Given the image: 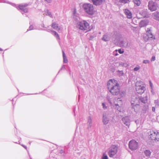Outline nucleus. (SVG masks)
<instances>
[{"instance_id":"nucleus-19","label":"nucleus","mask_w":159,"mask_h":159,"mask_svg":"<svg viewBox=\"0 0 159 159\" xmlns=\"http://www.w3.org/2000/svg\"><path fill=\"white\" fill-rule=\"evenodd\" d=\"M109 120L107 116L106 115L103 114L102 117V122L103 124L107 125L108 123Z\"/></svg>"},{"instance_id":"nucleus-14","label":"nucleus","mask_w":159,"mask_h":159,"mask_svg":"<svg viewBox=\"0 0 159 159\" xmlns=\"http://www.w3.org/2000/svg\"><path fill=\"white\" fill-rule=\"evenodd\" d=\"M122 120L126 126L129 127L130 123L129 117L127 116L124 117L122 118Z\"/></svg>"},{"instance_id":"nucleus-40","label":"nucleus","mask_w":159,"mask_h":159,"mask_svg":"<svg viewBox=\"0 0 159 159\" xmlns=\"http://www.w3.org/2000/svg\"><path fill=\"white\" fill-rule=\"evenodd\" d=\"M149 61L147 60H144L143 61V63L144 64H147L148 63Z\"/></svg>"},{"instance_id":"nucleus-18","label":"nucleus","mask_w":159,"mask_h":159,"mask_svg":"<svg viewBox=\"0 0 159 159\" xmlns=\"http://www.w3.org/2000/svg\"><path fill=\"white\" fill-rule=\"evenodd\" d=\"M124 12L128 18L131 19L132 18V14L131 12L128 10L125 9Z\"/></svg>"},{"instance_id":"nucleus-12","label":"nucleus","mask_w":159,"mask_h":159,"mask_svg":"<svg viewBox=\"0 0 159 159\" xmlns=\"http://www.w3.org/2000/svg\"><path fill=\"white\" fill-rule=\"evenodd\" d=\"M146 31L147 35L148 38L152 39H155V36L153 35L152 32V28H147Z\"/></svg>"},{"instance_id":"nucleus-15","label":"nucleus","mask_w":159,"mask_h":159,"mask_svg":"<svg viewBox=\"0 0 159 159\" xmlns=\"http://www.w3.org/2000/svg\"><path fill=\"white\" fill-rule=\"evenodd\" d=\"M114 36L115 37V38H113V41L114 42L118 41L121 37V35L117 32H114Z\"/></svg>"},{"instance_id":"nucleus-8","label":"nucleus","mask_w":159,"mask_h":159,"mask_svg":"<svg viewBox=\"0 0 159 159\" xmlns=\"http://www.w3.org/2000/svg\"><path fill=\"white\" fill-rule=\"evenodd\" d=\"M13 6H15L18 9H20L21 10V12L22 14L24 13H26L28 11V9L26 8V7L27 6L26 4H21L19 5H16L13 4Z\"/></svg>"},{"instance_id":"nucleus-43","label":"nucleus","mask_w":159,"mask_h":159,"mask_svg":"<svg viewBox=\"0 0 159 159\" xmlns=\"http://www.w3.org/2000/svg\"><path fill=\"white\" fill-rule=\"evenodd\" d=\"M149 84H150V86L151 87V89H152V87H153V84H152V82H151V81H149Z\"/></svg>"},{"instance_id":"nucleus-33","label":"nucleus","mask_w":159,"mask_h":159,"mask_svg":"<svg viewBox=\"0 0 159 159\" xmlns=\"http://www.w3.org/2000/svg\"><path fill=\"white\" fill-rule=\"evenodd\" d=\"M120 65L122 66H125V67H126L128 65L127 63H123L122 62H120Z\"/></svg>"},{"instance_id":"nucleus-53","label":"nucleus","mask_w":159,"mask_h":159,"mask_svg":"<svg viewBox=\"0 0 159 159\" xmlns=\"http://www.w3.org/2000/svg\"><path fill=\"white\" fill-rule=\"evenodd\" d=\"M42 26V27H43V28H45V27H44V25H43Z\"/></svg>"},{"instance_id":"nucleus-51","label":"nucleus","mask_w":159,"mask_h":159,"mask_svg":"<svg viewBox=\"0 0 159 159\" xmlns=\"http://www.w3.org/2000/svg\"><path fill=\"white\" fill-rule=\"evenodd\" d=\"M22 146L24 147V148H25V149H26L27 148V147L26 146H25V145H22Z\"/></svg>"},{"instance_id":"nucleus-13","label":"nucleus","mask_w":159,"mask_h":159,"mask_svg":"<svg viewBox=\"0 0 159 159\" xmlns=\"http://www.w3.org/2000/svg\"><path fill=\"white\" fill-rule=\"evenodd\" d=\"M149 21L147 19H144L141 20L139 24V26L140 27H142L146 26L148 24Z\"/></svg>"},{"instance_id":"nucleus-24","label":"nucleus","mask_w":159,"mask_h":159,"mask_svg":"<svg viewBox=\"0 0 159 159\" xmlns=\"http://www.w3.org/2000/svg\"><path fill=\"white\" fill-rule=\"evenodd\" d=\"M88 128H90L92 126V119L90 116L89 117L88 119Z\"/></svg>"},{"instance_id":"nucleus-39","label":"nucleus","mask_w":159,"mask_h":159,"mask_svg":"<svg viewBox=\"0 0 159 159\" xmlns=\"http://www.w3.org/2000/svg\"><path fill=\"white\" fill-rule=\"evenodd\" d=\"M117 50H116L113 52V54L114 55L116 56L118 55L117 53Z\"/></svg>"},{"instance_id":"nucleus-9","label":"nucleus","mask_w":159,"mask_h":159,"mask_svg":"<svg viewBox=\"0 0 159 159\" xmlns=\"http://www.w3.org/2000/svg\"><path fill=\"white\" fill-rule=\"evenodd\" d=\"M129 148L131 150H135L138 147V144L136 141L133 140L129 142Z\"/></svg>"},{"instance_id":"nucleus-11","label":"nucleus","mask_w":159,"mask_h":159,"mask_svg":"<svg viewBox=\"0 0 159 159\" xmlns=\"http://www.w3.org/2000/svg\"><path fill=\"white\" fill-rule=\"evenodd\" d=\"M131 105L140 103L139 99L138 96L136 95L132 96L131 97Z\"/></svg>"},{"instance_id":"nucleus-44","label":"nucleus","mask_w":159,"mask_h":159,"mask_svg":"<svg viewBox=\"0 0 159 159\" xmlns=\"http://www.w3.org/2000/svg\"><path fill=\"white\" fill-rule=\"evenodd\" d=\"M113 38H115V37L114 36V33L111 36V39L112 41H113Z\"/></svg>"},{"instance_id":"nucleus-37","label":"nucleus","mask_w":159,"mask_h":159,"mask_svg":"<svg viewBox=\"0 0 159 159\" xmlns=\"http://www.w3.org/2000/svg\"><path fill=\"white\" fill-rule=\"evenodd\" d=\"M102 106L104 109H105L107 108V107L106 105L104 103H102Z\"/></svg>"},{"instance_id":"nucleus-42","label":"nucleus","mask_w":159,"mask_h":159,"mask_svg":"<svg viewBox=\"0 0 159 159\" xmlns=\"http://www.w3.org/2000/svg\"><path fill=\"white\" fill-rule=\"evenodd\" d=\"M155 60V56H152L151 59L152 61H154Z\"/></svg>"},{"instance_id":"nucleus-4","label":"nucleus","mask_w":159,"mask_h":159,"mask_svg":"<svg viewBox=\"0 0 159 159\" xmlns=\"http://www.w3.org/2000/svg\"><path fill=\"white\" fill-rule=\"evenodd\" d=\"M77 26L80 30H87L89 28V24L85 20L78 22Z\"/></svg>"},{"instance_id":"nucleus-26","label":"nucleus","mask_w":159,"mask_h":159,"mask_svg":"<svg viewBox=\"0 0 159 159\" xmlns=\"http://www.w3.org/2000/svg\"><path fill=\"white\" fill-rule=\"evenodd\" d=\"M51 33L54 35L57 39H60V37L56 31L54 30H51Z\"/></svg>"},{"instance_id":"nucleus-52","label":"nucleus","mask_w":159,"mask_h":159,"mask_svg":"<svg viewBox=\"0 0 159 159\" xmlns=\"http://www.w3.org/2000/svg\"><path fill=\"white\" fill-rule=\"evenodd\" d=\"M2 50H3L2 48H0V51H2Z\"/></svg>"},{"instance_id":"nucleus-35","label":"nucleus","mask_w":159,"mask_h":159,"mask_svg":"<svg viewBox=\"0 0 159 159\" xmlns=\"http://www.w3.org/2000/svg\"><path fill=\"white\" fill-rule=\"evenodd\" d=\"M129 0H120V2L121 3H126Z\"/></svg>"},{"instance_id":"nucleus-16","label":"nucleus","mask_w":159,"mask_h":159,"mask_svg":"<svg viewBox=\"0 0 159 159\" xmlns=\"http://www.w3.org/2000/svg\"><path fill=\"white\" fill-rule=\"evenodd\" d=\"M140 14L144 18H148L150 16V15L147 12V10H143L140 12Z\"/></svg>"},{"instance_id":"nucleus-41","label":"nucleus","mask_w":159,"mask_h":159,"mask_svg":"<svg viewBox=\"0 0 159 159\" xmlns=\"http://www.w3.org/2000/svg\"><path fill=\"white\" fill-rule=\"evenodd\" d=\"M118 52L120 53V54H122V53H124V51L123 50H121V49H119L118 50Z\"/></svg>"},{"instance_id":"nucleus-17","label":"nucleus","mask_w":159,"mask_h":159,"mask_svg":"<svg viewBox=\"0 0 159 159\" xmlns=\"http://www.w3.org/2000/svg\"><path fill=\"white\" fill-rule=\"evenodd\" d=\"M111 36V35L110 34H106L103 36L102 39L104 41L107 42L110 40Z\"/></svg>"},{"instance_id":"nucleus-46","label":"nucleus","mask_w":159,"mask_h":159,"mask_svg":"<svg viewBox=\"0 0 159 159\" xmlns=\"http://www.w3.org/2000/svg\"><path fill=\"white\" fill-rule=\"evenodd\" d=\"M152 110L154 112L155 111V108L154 107H153L152 108Z\"/></svg>"},{"instance_id":"nucleus-1","label":"nucleus","mask_w":159,"mask_h":159,"mask_svg":"<svg viewBox=\"0 0 159 159\" xmlns=\"http://www.w3.org/2000/svg\"><path fill=\"white\" fill-rule=\"evenodd\" d=\"M107 88L113 95H117L120 92V88L117 81L114 79L110 80L107 83Z\"/></svg>"},{"instance_id":"nucleus-23","label":"nucleus","mask_w":159,"mask_h":159,"mask_svg":"<svg viewBox=\"0 0 159 159\" xmlns=\"http://www.w3.org/2000/svg\"><path fill=\"white\" fill-rule=\"evenodd\" d=\"M92 2L94 5L97 6L102 3V0H92Z\"/></svg>"},{"instance_id":"nucleus-31","label":"nucleus","mask_w":159,"mask_h":159,"mask_svg":"<svg viewBox=\"0 0 159 159\" xmlns=\"http://www.w3.org/2000/svg\"><path fill=\"white\" fill-rule=\"evenodd\" d=\"M133 2L137 6H139L141 4L140 0H133Z\"/></svg>"},{"instance_id":"nucleus-27","label":"nucleus","mask_w":159,"mask_h":159,"mask_svg":"<svg viewBox=\"0 0 159 159\" xmlns=\"http://www.w3.org/2000/svg\"><path fill=\"white\" fill-rule=\"evenodd\" d=\"M51 33L54 35L57 39H60V37L56 31L54 30H51Z\"/></svg>"},{"instance_id":"nucleus-2","label":"nucleus","mask_w":159,"mask_h":159,"mask_svg":"<svg viewBox=\"0 0 159 159\" xmlns=\"http://www.w3.org/2000/svg\"><path fill=\"white\" fill-rule=\"evenodd\" d=\"M107 100L111 106H116V109L120 112H122L123 111V108L119 105H121L122 104V102L120 98H115L113 97L110 98L107 97Z\"/></svg>"},{"instance_id":"nucleus-20","label":"nucleus","mask_w":159,"mask_h":159,"mask_svg":"<svg viewBox=\"0 0 159 159\" xmlns=\"http://www.w3.org/2000/svg\"><path fill=\"white\" fill-rule=\"evenodd\" d=\"M133 108L134 109L135 112H137L139 110L140 105L139 103L131 105Z\"/></svg>"},{"instance_id":"nucleus-3","label":"nucleus","mask_w":159,"mask_h":159,"mask_svg":"<svg viewBox=\"0 0 159 159\" xmlns=\"http://www.w3.org/2000/svg\"><path fill=\"white\" fill-rule=\"evenodd\" d=\"M82 7L84 12L89 15H93L96 12L93 5L89 3H84L82 5Z\"/></svg>"},{"instance_id":"nucleus-5","label":"nucleus","mask_w":159,"mask_h":159,"mask_svg":"<svg viewBox=\"0 0 159 159\" xmlns=\"http://www.w3.org/2000/svg\"><path fill=\"white\" fill-rule=\"evenodd\" d=\"M136 90L139 94H142L145 91L146 88L142 82H137L136 84Z\"/></svg>"},{"instance_id":"nucleus-48","label":"nucleus","mask_w":159,"mask_h":159,"mask_svg":"<svg viewBox=\"0 0 159 159\" xmlns=\"http://www.w3.org/2000/svg\"><path fill=\"white\" fill-rule=\"evenodd\" d=\"M64 152L63 150H60V153L61 154H62V152Z\"/></svg>"},{"instance_id":"nucleus-45","label":"nucleus","mask_w":159,"mask_h":159,"mask_svg":"<svg viewBox=\"0 0 159 159\" xmlns=\"http://www.w3.org/2000/svg\"><path fill=\"white\" fill-rule=\"evenodd\" d=\"M63 69H65V65H63L62 66L61 68V70Z\"/></svg>"},{"instance_id":"nucleus-6","label":"nucleus","mask_w":159,"mask_h":159,"mask_svg":"<svg viewBox=\"0 0 159 159\" xmlns=\"http://www.w3.org/2000/svg\"><path fill=\"white\" fill-rule=\"evenodd\" d=\"M150 138L155 141H159V132L157 131H151L149 134Z\"/></svg>"},{"instance_id":"nucleus-22","label":"nucleus","mask_w":159,"mask_h":159,"mask_svg":"<svg viewBox=\"0 0 159 159\" xmlns=\"http://www.w3.org/2000/svg\"><path fill=\"white\" fill-rule=\"evenodd\" d=\"M153 18L157 20H159V12H155L152 15Z\"/></svg>"},{"instance_id":"nucleus-36","label":"nucleus","mask_w":159,"mask_h":159,"mask_svg":"<svg viewBox=\"0 0 159 159\" xmlns=\"http://www.w3.org/2000/svg\"><path fill=\"white\" fill-rule=\"evenodd\" d=\"M155 104V106L156 107H158L159 106V101L158 100H155L154 102Z\"/></svg>"},{"instance_id":"nucleus-21","label":"nucleus","mask_w":159,"mask_h":159,"mask_svg":"<svg viewBox=\"0 0 159 159\" xmlns=\"http://www.w3.org/2000/svg\"><path fill=\"white\" fill-rule=\"evenodd\" d=\"M148 96L146 95L145 97H142L139 98V101H140L142 102L146 103L148 102Z\"/></svg>"},{"instance_id":"nucleus-55","label":"nucleus","mask_w":159,"mask_h":159,"mask_svg":"<svg viewBox=\"0 0 159 159\" xmlns=\"http://www.w3.org/2000/svg\"><path fill=\"white\" fill-rule=\"evenodd\" d=\"M128 43H127V46L128 45Z\"/></svg>"},{"instance_id":"nucleus-29","label":"nucleus","mask_w":159,"mask_h":159,"mask_svg":"<svg viewBox=\"0 0 159 159\" xmlns=\"http://www.w3.org/2000/svg\"><path fill=\"white\" fill-rule=\"evenodd\" d=\"M44 11L45 12L46 15H48L51 17H52V15L51 12L49 11L48 10H45Z\"/></svg>"},{"instance_id":"nucleus-10","label":"nucleus","mask_w":159,"mask_h":159,"mask_svg":"<svg viewBox=\"0 0 159 159\" xmlns=\"http://www.w3.org/2000/svg\"><path fill=\"white\" fill-rule=\"evenodd\" d=\"M158 7L157 4L152 2H149L148 7L149 9L152 11H156Z\"/></svg>"},{"instance_id":"nucleus-49","label":"nucleus","mask_w":159,"mask_h":159,"mask_svg":"<svg viewBox=\"0 0 159 159\" xmlns=\"http://www.w3.org/2000/svg\"><path fill=\"white\" fill-rule=\"evenodd\" d=\"M120 74H121V75H122L123 74V72L122 71H120Z\"/></svg>"},{"instance_id":"nucleus-25","label":"nucleus","mask_w":159,"mask_h":159,"mask_svg":"<svg viewBox=\"0 0 159 159\" xmlns=\"http://www.w3.org/2000/svg\"><path fill=\"white\" fill-rule=\"evenodd\" d=\"M62 55L63 59V62L64 63H67L68 62V60L66 58V57L65 54L64 52L62 51Z\"/></svg>"},{"instance_id":"nucleus-54","label":"nucleus","mask_w":159,"mask_h":159,"mask_svg":"<svg viewBox=\"0 0 159 159\" xmlns=\"http://www.w3.org/2000/svg\"><path fill=\"white\" fill-rule=\"evenodd\" d=\"M135 123H137V120H136V121H135Z\"/></svg>"},{"instance_id":"nucleus-38","label":"nucleus","mask_w":159,"mask_h":159,"mask_svg":"<svg viewBox=\"0 0 159 159\" xmlns=\"http://www.w3.org/2000/svg\"><path fill=\"white\" fill-rule=\"evenodd\" d=\"M29 30H31L34 29V27L33 26V25H30V26L29 27Z\"/></svg>"},{"instance_id":"nucleus-30","label":"nucleus","mask_w":159,"mask_h":159,"mask_svg":"<svg viewBox=\"0 0 159 159\" xmlns=\"http://www.w3.org/2000/svg\"><path fill=\"white\" fill-rule=\"evenodd\" d=\"M144 153L147 157H149L151 155V152L149 150H146L144 151Z\"/></svg>"},{"instance_id":"nucleus-28","label":"nucleus","mask_w":159,"mask_h":159,"mask_svg":"<svg viewBox=\"0 0 159 159\" xmlns=\"http://www.w3.org/2000/svg\"><path fill=\"white\" fill-rule=\"evenodd\" d=\"M52 27L55 30H57L58 28V25L56 22H53L52 25Z\"/></svg>"},{"instance_id":"nucleus-50","label":"nucleus","mask_w":159,"mask_h":159,"mask_svg":"<svg viewBox=\"0 0 159 159\" xmlns=\"http://www.w3.org/2000/svg\"><path fill=\"white\" fill-rule=\"evenodd\" d=\"M124 41H120V43L121 44H124Z\"/></svg>"},{"instance_id":"nucleus-47","label":"nucleus","mask_w":159,"mask_h":159,"mask_svg":"<svg viewBox=\"0 0 159 159\" xmlns=\"http://www.w3.org/2000/svg\"><path fill=\"white\" fill-rule=\"evenodd\" d=\"M45 0L48 3H50L51 2V0Z\"/></svg>"},{"instance_id":"nucleus-34","label":"nucleus","mask_w":159,"mask_h":159,"mask_svg":"<svg viewBox=\"0 0 159 159\" xmlns=\"http://www.w3.org/2000/svg\"><path fill=\"white\" fill-rule=\"evenodd\" d=\"M108 158L106 154H104L102 158V159H108Z\"/></svg>"},{"instance_id":"nucleus-32","label":"nucleus","mask_w":159,"mask_h":159,"mask_svg":"<svg viewBox=\"0 0 159 159\" xmlns=\"http://www.w3.org/2000/svg\"><path fill=\"white\" fill-rule=\"evenodd\" d=\"M140 68V66L139 65H137V66L135 67L133 69L134 71H137Z\"/></svg>"},{"instance_id":"nucleus-7","label":"nucleus","mask_w":159,"mask_h":159,"mask_svg":"<svg viewBox=\"0 0 159 159\" xmlns=\"http://www.w3.org/2000/svg\"><path fill=\"white\" fill-rule=\"evenodd\" d=\"M118 148L116 146L113 145L110 148L108 155L110 157H113L117 153Z\"/></svg>"}]
</instances>
